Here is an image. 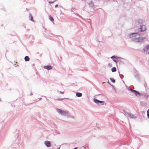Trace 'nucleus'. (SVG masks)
I'll list each match as a JSON object with an SVG mask.
<instances>
[{
	"instance_id": "16",
	"label": "nucleus",
	"mask_w": 149,
	"mask_h": 149,
	"mask_svg": "<svg viewBox=\"0 0 149 149\" xmlns=\"http://www.w3.org/2000/svg\"><path fill=\"white\" fill-rule=\"evenodd\" d=\"M110 79L112 82L114 83L115 82V80L114 79L111 78Z\"/></svg>"
},
{
	"instance_id": "22",
	"label": "nucleus",
	"mask_w": 149,
	"mask_h": 149,
	"mask_svg": "<svg viewBox=\"0 0 149 149\" xmlns=\"http://www.w3.org/2000/svg\"><path fill=\"white\" fill-rule=\"evenodd\" d=\"M60 93H61V94H63L64 92H60Z\"/></svg>"
},
{
	"instance_id": "1",
	"label": "nucleus",
	"mask_w": 149,
	"mask_h": 149,
	"mask_svg": "<svg viewBox=\"0 0 149 149\" xmlns=\"http://www.w3.org/2000/svg\"><path fill=\"white\" fill-rule=\"evenodd\" d=\"M57 111L60 114L63 116H68V113L66 112L65 111L63 110H61L59 109H57Z\"/></svg>"
},
{
	"instance_id": "18",
	"label": "nucleus",
	"mask_w": 149,
	"mask_h": 149,
	"mask_svg": "<svg viewBox=\"0 0 149 149\" xmlns=\"http://www.w3.org/2000/svg\"><path fill=\"white\" fill-rule=\"evenodd\" d=\"M147 116L148 118H149V109L147 111Z\"/></svg>"
},
{
	"instance_id": "3",
	"label": "nucleus",
	"mask_w": 149,
	"mask_h": 149,
	"mask_svg": "<svg viewBox=\"0 0 149 149\" xmlns=\"http://www.w3.org/2000/svg\"><path fill=\"white\" fill-rule=\"evenodd\" d=\"M144 50L146 52V53L149 54V45L145 47L144 48Z\"/></svg>"
},
{
	"instance_id": "9",
	"label": "nucleus",
	"mask_w": 149,
	"mask_h": 149,
	"mask_svg": "<svg viewBox=\"0 0 149 149\" xmlns=\"http://www.w3.org/2000/svg\"><path fill=\"white\" fill-rule=\"evenodd\" d=\"M111 58L114 61L116 62V63L117 62V58L116 57L113 56H112Z\"/></svg>"
},
{
	"instance_id": "11",
	"label": "nucleus",
	"mask_w": 149,
	"mask_h": 149,
	"mask_svg": "<svg viewBox=\"0 0 149 149\" xmlns=\"http://www.w3.org/2000/svg\"><path fill=\"white\" fill-rule=\"evenodd\" d=\"M29 19L30 20H31L32 21H34L33 19V17H32L31 14H29Z\"/></svg>"
},
{
	"instance_id": "14",
	"label": "nucleus",
	"mask_w": 149,
	"mask_h": 149,
	"mask_svg": "<svg viewBox=\"0 0 149 149\" xmlns=\"http://www.w3.org/2000/svg\"><path fill=\"white\" fill-rule=\"evenodd\" d=\"M116 68L115 67L112 68L111 69V71L112 72H116Z\"/></svg>"
},
{
	"instance_id": "19",
	"label": "nucleus",
	"mask_w": 149,
	"mask_h": 149,
	"mask_svg": "<svg viewBox=\"0 0 149 149\" xmlns=\"http://www.w3.org/2000/svg\"><path fill=\"white\" fill-rule=\"evenodd\" d=\"M108 65L110 67H111L112 66V64L111 63H109Z\"/></svg>"
},
{
	"instance_id": "4",
	"label": "nucleus",
	"mask_w": 149,
	"mask_h": 149,
	"mask_svg": "<svg viewBox=\"0 0 149 149\" xmlns=\"http://www.w3.org/2000/svg\"><path fill=\"white\" fill-rule=\"evenodd\" d=\"M130 90L133 92L134 93V94L137 96H140V94L139 93L138 91H135V90H132V89H130Z\"/></svg>"
},
{
	"instance_id": "21",
	"label": "nucleus",
	"mask_w": 149,
	"mask_h": 149,
	"mask_svg": "<svg viewBox=\"0 0 149 149\" xmlns=\"http://www.w3.org/2000/svg\"><path fill=\"white\" fill-rule=\"evenodd\" d=\"M58 4H56V5L55 6V8H56L58 6Z\"/></svg>"
},
{
	"instance_id": "12",
	"label": "nucleus",
	"mask_w": 149,
	"mask_h": 149,
	"mask_svg": "<svg viewBox=\"0 0 149 149\" xmlns=\"http://www.w3.org/2000/svg\"><path fill=\"white\" fill-rule=\"evenodd\" d=\"M49 19L52 22L54 23V19L53 18V17H52L51 15H49Z\"/></svg>"
},
{
	"instance_id": "20",
	"label": "nucleus",
	"mask_w": 149,
	"mask_h": 149,
	"mask_svg": "<svg viewBox=\"0 0 149 149\" xmlns=\"http://www.w3.org/2000/svg\"><path fill=\"white\" fill-rule=\"evenodd\" d=\"M145 38H142L141 39L142 40H144ZM139 39H141V38H140H140H139Z\"/></svg>"
},
{
	"instance_id": "5",
	"label": "nucleus",
	"mask_w": 149,
	"mask_h": 149,
	"mask_svg": "<svg viewBox=\"0 0 149 149\" xmlns=\"http://www.w3.org/2000/svg\"><path fill=\"white\" fill-rule=\"evenodd\" d=\"M140 34L139 33H132L130 35V37H131L132 36H139Z\"/></svg>"
},
{
	"instance_id": "24",
	"label": "nucleus",
	"mask_w": 149,
	"mask_h": 149,
	"mask_svg": "<svg viewBox=\"0 0 149 149\" xmlns=\"http://www.w3.org/2000/svg\"><path fill=\"white\" fill-rule=\"evenodd\" d=\"M82 1H86V0H81Z\"/></svg>"
},
{
	"instance_id": "7",
	"label": "nucleus",
	"mask_w": 149,
	"mask_h": 149,
	"mask_svg": "<svg viewBox=\"0 0 149 149\" xmlns=\"http://www.w3.org/2000/svg\"><path fill=\"white\" fill-rule=\"evenodd\" d=\"M45 144L47 147H50L51 146V143L49 141H45Z\"/></svg>"
},
{
	"instance_id": "25",
	"label": "nucleus",
	"mask_w": 149,
	"mask_h": 149,
	"mask_svg": "<svg viewBox=\"0 0 149 149\" xmlns=\"http://www.w3.org/2000/svg\"><path fill=\"white\" fill-rule=\"evenodd\" d=\"M74 149H77V148H74Z\"/></svg>"
},
{
	"instance_id": "8",
	"label": "nucleus",
	"mask_w": 149,
	"mask_h": 149,
	"mask_svg": "<svg viewBox=\"0 0 149 149\" xmlns=\"http://www.w3.org/2000/svg\"><path fill=\"white\" fill-rule=\"evenodd\" d=\"M94 101L97 104H98L99 103H103V101L99 100L96 99H94Z\"/></svg>"
},
{
	"instance_id": "17",
	"label": "nucleus",
	"mask_w": 149,
	"mask_h": 149,
	"mask_svg": "<svg viewBox=\"0 0 149 149\" xmlns=\"http://www.w3.org/2000/svg\"><path fill=\"white\" fill-rule=\"evenodd\" d=\"M142 22H143V21L142 20H141V19H140V20H139L138 21V23H139V24H141L142 23Z\"/></svg>"
},
{
	"instance_id": "2",
	"label": "nucleus",
	"mask_w": 149,
	"mask_h": 149,
	"mask_svg": "<svg viewBox=\"0 0 149 149\" xmlns=\"http://www.w3.org/2000/svg\"><path fill=\"white\" fill-rule=\"evenodd\" d=\"M140 29H138V31H143L146 30V27L144 25H140Z\"/></svg>"
},
{
	"instance_id": "6",
	"label": "nucleus",
	"mask_w": 149,
	"mask_h": 149,
	"mask_svg": "<svg viewBox=\"0 0 149 149\" xmlns=\"http://www.w3.org/2000/svg\"><path fill=\"white\" fill-rule=\"evenodd\" d=\"M53 66L51 65L45 66L44 67L45 69H47V70H50L52 69Z\"/></svg>"
},
{
	"instance_id": "15",
	"label": "nucleus",
	"mask_w": 149,
	"mask_h": 149,
	"mask_svg": "<svg viewBox=\"0 0 149 149\" xmlns=\"http://www.w3.org/2000/svg\"><path fill=\"white\" fill-rule=\"evenodd\" d=\"M127 115L130 118H134V117L133 115H132L131 114H130L128 113H127Z\"/></svg>"
},
{
	"instance_id": "23",
	"label": "nucleus",
	"mask_w": 149,
	"mask_h": 149,
	"mask_svg": "<svg viewBox=\"0 0 149 149\" xmlns=\"http://www.w3.org/2000/svg\"><path fill=\"white\" fill-rule=\"evenodd\" d=\"M49 2L50 3H53L54 2V1H51V2Z\"/></svg>"
},
{
	"instance_id": "13",
	"label": "nucleus",
	"mask_w": 149,
	"mask_h": 149,
	"mask_svg": "<svg viewBox=\"0 0 149 149\" xmlns=\"http://www.w3.org/2000/svg\"><path fill=\"white\" fill-rule=\"evenodd\" d=\"M29 58L28 56H26L24 58V60L26 61H29Z\"/></svg>"
},
{
	"instance_id": "10",
	"label": "nucleus",
	"mask_w": 149,
	"mask_h": 149,
	"mask_svg": "<svg viewBox=\"0 0 149 149\" xmlns=\"http://www.w3.org/2000/svg\"><path fill=\"white\" fill-rule=\"evenodd\" d=\"M76 95L78 97H80L82 96V94L80 93H77L76 94Z\"/></svg>"
}]
</instances>
